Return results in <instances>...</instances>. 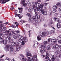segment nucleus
Returning a JSON list of instances; mask_svg holds the SVG:
<instances>
[{
  "instance_id": "58836bf2",
  "label": "nucleus",
  "mask_w": 61,
  "mask_h": 61,
  "mask_svg": "<svg viewBox=\"0 0 61 61\" xmlns=\"http://www.w3.org/2000/svg\"><path fill=\"white\" fill-rule=\"evenodd\" d=\"M34 59H37V55H35L34 56Z\"/></svg>"
},
{
  "instance_id": "473e14b6",
  "label": "nucleus",
  "mask_w": 61,
  "mask_h": 61,
  "mask_svg": "<svg viewBox=\"0 0 61 61\" xmlns=\"http://www.w3.org/2000/svg\"><path fill=\"white\" fill-rule=\"evenodd\" d=\"M50 48V47L49 46H48L47 47V50H49Z\"/></svg>"
},
{
  "instance_id": "338daca9",
  "label": "nucleus",
  "mask_w": 61,
  "mask_h": 61,
  "mask_svg": "<svg viewBox=\"0 0 61 61\" xmlns=\"http://www.w3.org/2000/svg\"><path fill=\"white\" fill-rule=\"evenodd\" d=\"M55 16H57V13H55Z\"/></svg>"
},
{
  "instance_id": "5701e85b",
  "label": "nucleus",
  "mask_w": 61,
  "mask_h": 61,
  "mask_svg": "<svg viewBox=\"0 0 61 61\" xmlns=\"http://www.w3.org/2000/svg\"><path fill=\"white\" fill-rule=\"evenodd\" d=\"M22 37L23 36L20 35H18L17 36V38H22Z\"/></svg>"
},
{
  "instance_id": "bf43d9fd",
  "label": "nucleus",
  "mask_w": 61,
  "mask_h": 61,
  "mask_svg": "<svg viewBox=\"0 0 61 61\" xmlns=\"http://www.w3.org/2000/svg\"><path fill=\"white\" fill-rule=\"evenodd\" d=\"M13 52H14V50H10V52L11 53H13Z\"/></svg>"
},
{
  "instance_id": "e2e57ef3",
  "label": "nucleus",
  "mask_w": 61,
  "mask_h": 61,
  "mask_svg": "<svg viewBox=\"0 0 61 61\" xmlns=\"http://www.w3.org/2000/svg\"><path fill=\"white\" fill-rule=\"evenodd\" d=\"M17 11L16 10H15V14H17Z\"/></svg>"
},
{
  "instance_id": "69168bd1",
  "label": "nucleus",
  "mask_w": 61,
  "mask_h": 61,
  "mask_svg": "<svg viewBox=\"0 0 61 61\" xmlns=\"http://www.w3.org/2000/svg\"><path fill=\"white\" fill-rule=\"evenodd\" d=\"M51 32L52 33H54L55 32V31L53 30H51Z\"/></svg>"
},
{
  "instance_id": "ea45409f",
  "label": "nucleus",
  "mask_w": 61,
  "mask_h": 61,
  "mask_svg": "<svg viewBox=\"0 0 61 61\" xmlns=\"http://www.w3.org/2000/svg\"><path fill=\"white\" fill-rule=\"evenodd\" d=\"M44 43L45 45H46L47 44V42L46 41H45L44 42Z\"/></svg>"
},
{
  "instance_id": "603ef678",
  "label": "nucleus",
  "mask_w": 61,
  "mask_h": 61,
  "mask_svg": "<svg viewBox=\"0 0 61 61\" xmlns=\"http://www.w3.org/2000/svg\"><path fill=\"white\" fill-rule=\"evenodd\" d=\"M30 26V25L29 24H26V27H29Z\"/></svg>"
},
{
  "instance_id": "c85d7f7f",
  "label": "nucleus",
  "mask_w": 61,
  "mask_h": 61,
  "mask_svg": "<svg viewBox=\"0 0 61 61\" xmlns=\"http://www.w3.org/2000/svg\"><path fill=\"white\" fill-rule=\"evenodd\" d=\"M3 39H2L1 37H0V42L2 43V42H3Z\"/></svg>"
},
{
  "instance_id": "052dcab7",
  "label": "nucleus",
  "mask_w": 61,
  "mask_h": 61,
  "mask_svg": "<svg viewBox=\"0 0 61 61\" xmlns=\"http://www.w3.org/2000/svg\"><path fill=\"white\" fill-rule=\"evenodd\" d=\"M49 4L48 3H44V5H47Z\"/></svg>"
},
{
  "instance_id": "7ed1b4c3",
  "label": "nucleus",
  "mask_w": 61,
  "mask_h": 61,
  "mask_svg": "<svg viewBox=\"0 0 61 61\" xmlns=\"http://www.w3.org/2000/svg\"><path fill=\"white\" fill-rule=\"evenodd\" d=\"M43 5L42 4H41V5L39 3H38V2H36L35 3V5H36V7H33V9H34V8L35 7V9H36V8H39V7H41L42 5Z\"/></svg>"
},
{
  "instance_id": "ddd939ff",
  "label": "nucleus",
  "mask_w": 61,
  "mask_h": 61,
  "mask_svg": "<svg viewBox=\"0 0 61 61\" xmlns=\"http://www.w3.org/2000/svg\"><path fill=\"white\" fill-rule=\"evenodd\" d=\"M5 36L6 37V39H5V40H6L7 38H8L9 40H10V37H8V35L7 34H6L5 35Z\"/></svg>"
},
{
  "instance_id": "bb28decb",
  "label": "nucleus",
  "mask_w": 61,
  "mask_h": 61,
  "mask_svg": "<svg viewBox=\"0 0 61 61\" xmlns=\"http://www.w3.org/2000/svg\"><path fill=\"white\" fill-rule=\"evenodd\" d=\"M56 21H57V22H58V23H60V20H59V19L58 18H56Z\"/></svg>"
},
{
  "instance_id": "5fc2aeb1",
  "label": "nucleus",
  "mask_w": 61,
  "mask_h": 61,
  "mask_svg": "<svg viewBox=\"0 0 61 61\" xmlns=\"http://www.w3.org/2000/svg\"><path fill=\"white\" fill-rule=\"evenodd\" d=\"M4 56H5V55H2V56H0V58H2L3 57H4Z\"/></svg>"
},
{
  "instance_id": "4d7b16f0",
  "label": "nucleus",
  "mask_w": 61,
  "mask_h": 61,
  "mask_svg": "<svg viewBox=\"0 0 61 61\" xmlns=\"http://www.w3.org/2000/svg\"><path fill=\"white\" fill-rule=\"evenodd\" d=\"M23 5L24 6H25L26 5V4L24 3L23 4Z\"/></svg>"
},
{
  "instance_id": "412c9836",
  "label": "nucleus",
  "mask_w": 61,
  "mask_h": 61,
  "mask_svg": "<svg viewBox=\"0 0 61 61\" xmlns=\"http://www.w3.org/2000/svg\"><path fill=\"white\" fill-rule=\"evenodd\" d=\"M37 39L38 41H40L41 39V37L39 36H38L37 37Z\"/></svg>"
},
{
  "instance_id": "f3484780",
  "label": "nucleus",
  "mask_w": 61,
  "mask_h": 61,
  "mask_svg": "<svg viewBox=\"0 0 61 61\" xmlns=\"http://www.w3.org/2000/svg\"><path fill=\"white\" fill-rule=\"evenodd\" d=\"M61 24L60 23H57V27H58V28H59L61 27Z\"/></svg>"
},
{
  "instance_id": "f257e3e1",
  "label": "nucleus",
  "mask_w": 61,
  "mask_h": 61,
  "mask_svg": "<svg viewBox=\"0 0 61 61\" xmlns=\"http://www.w3.org/2000/svg\"><path fill=\"white\" fill-rule=\"evenodd\" d=\"M41 49L40 52L41 54H43L44 53H46V54H48V51L46 52V46L45 45H41Z\"/></svg>"
},
{
  "instance_id": "9b49d317",
  "label": "nucleus",
  "mask_w": 61,
  "mask_h": 61,
  "mask_svg": "<svg viewBox=\"0 0 61 61\" xmlns=\"http://www.w3.org/2000/svg\"><path fill=\"white\" fill-rule=\"evenodd\" d=\"M32 18L33 20L32 21V23L33 24H36V19L37 18H36L35 16L33 17Z\"/></svg>"
},
{
  "instance_id": "9d476101",
  "label": "nucleus",
  "mask_w": 61,
  "mask_h": 61,
  "mask_svg": "<svg viewBox=\"0 0 61 61\" xmlns=\"http://www.w3.org/2000/svg\"><path fill=\"white\" fill-rule=\"evenodd\" d=\"M28 59L26 60V61H34L33 57L32 56L28 57Z\"/></svg>"
},
{
  "instance_id": "3c124183",
  "label": "nucleus",
  "mask_w": 61,
  "mask_h": 61,
  "mask_svg": "<svg viewBox=\"0 0 61 61\" xmlns=\"http://www.w3.org/2000/svg\"><path fill=\"white\" fill-rule=\"evenodd\" d=\"M19 42H21L22 41V39H21V38H19Z\"/></svg>"
},
{
  "instance_id": "13d9d810",
  "label": "nucleus",
  "mask_w": 61,
  "mask_h": 61,
  "mask_svg": "<svg viewBox=\"0 0 61 61\" xmlns=\"http://www.w3.org/2000/svg\"><path fill=\"white\" fill-rule=\"evenodd\" d=\"M59 53V51H56L55 52V54H58Z\"/></svg>"
},
{
  "instance_id": "e433bc0d",
  "label": "nucleus",
  "mask_w": 61,
  "mask_h": 61,
  "mask_svg": "<svg viewBox=\"0 0 61 61\" xmlns=\"http://www.w3.org/2000/svg\"><path fill=\"white\" fill-rule=\"evenodd\" d=\"M4 26V24H1L0 25V28H1V27H3Z\"/></svg>"
},
{
  "instance_id": "6ab92c4d",
  "label": "nucleus",
  "mask_w": 61,
  "mask_h": 61,
  "mask_svg": "<svg viewBox=\"0 0 61 61\" xmlns=\"http://www.w3.org/2000/svg\"><path fill=\"white\" fill-rule=\"evenodd\" d=\"M29 50L28 49H26L25 50V51L27 52L26 54H31L30 53V51H29L28 52Z\"/></svg>"
},
{
  "instance_id": "2f4dec72",
  "label": "nucleus",
  "mask_w": 61,
  "mask_h": 61,
  "mask_svg": "<svg viewBox=\"0 0 61 61\" xmlns=\"http://www.w3.org/2000/svg\"><path fill=\"white\" fill-rule=\"evenodd\" d=\"M20 22H21V23L22 24H23V23H25L24 20H20Z\"/></svg>"
},
{
  "instance_id": "09e8293b",
  "label": "nucleus",
  "mask_w": 61,
  "mask_h": 61,
  "mask_svg": "<svg viewBox=\"0 0 61 61\" xmlns=\"http://www.w3.org/2000/svg\"><path fill=\"white\" fill-rule=\"evenodd\" d=\"M45 58L46 59H49V58L48 57L46 56V57H45Z\"/></svg>"
},
{
  "instance_id": "4468645a",
  "label": "nucleus",
  "mask_w": 61,
  "mask_h": 61,
  "mask_svg": "<svg viewBox=\"0 0 61 61\" xmlns=\"http://www.w3.org/2000/svg\"><path fill=\"white\" fill-rule=\"evenodd\" d=\"M42 35H43L44 36H47L48 35L47 33L46 32H44L42 33Z\"/></svg>"
},
{
  "instance_id": "f8f14e48",
  "label": "nucleus",
  "mask_w": 61,
  "mask_h": 61,
  "mask_svg": "<svg viewBox=\"0 0 61 61\" xmlns=\"http://www.w3.org/2000/svg\"><path fill=\"white\" fill-rule=\"evenodd\" d=\"M7 1L6 0H0V3L2 4H5L6 2H7Z\"/></svg>"
},
{
  "instance_id": "7c9ffc66",
  "label": "nucleus",
  "mask_w": 61,
  "mask_h": 61,
  "mask_svg": "<svg viewBox=\"0 0 61 61\" xmlns=\"http://www.w3.org/2000/svg\"><path fill=\"white\" fill-rule=\"evenodd\" d=\"M18 9L19 10H21V11H23V8L21 7V8H18Z\"/></svg>"
},
{
  "instance_id": "423d86ee",
  "label": "nucleus",
  "mask_w": 61,
  "mask_h": 61,
  "mask_svg": "<svg viewBox=\"0 0 61 61\" xmlns=\"http://www.w3.org/2000/svg\"><path fill=\"white\" fill-rule=\"evenodd\" d=\"M24 46V45H23L22 43V44L21 45H20L19 46V47L18 46L16 48V51H18L20 50V48H22L23 47V46Z\"/></svg>"
},
{
  "instance_id": "8fccbe9b",
  "label": "nucleus",
  "mask_w": 61,
  "mask_h": 61,
  "mask_svg": "<svg viewBox=\"0 0 61 61\" xmlns=\"http://www.w3.org/2000/svg\"><path fill=\"white\" fill-rule=\"evenodd\" d=\"M1 32H2V30H1V29H0V36H2V35H1V34L0 33H1Z\"/></svg>"
},
{
  "instance_id": "4c0bfd02",
  "label": "nucleus",
  "mask_w": 61,
  "mask_h": 61,
  "mask_svg": "<svg viewBox=\"0 0 61 61\" xmlns=\"http://www.w3.org/2000/svg\"><path fill=\"white\" fill-rule=\"evenodd\" d=\"M32 20V19H31V18H29L28 19V21L29 22H31Z\"/></svg>"
},
{
  "instance_id": "6e6552de",
  "label": "nucleus",
  "mask_w": 61,
  "mask_h": 61,
  "mask_svg": "<svg viewBox=\"0 0 61 61\" xmlns=\"http://www.w3.org/2000/svg\"><path fill=\"white\" fill-rule=\"evenodd\" d=\"M20 59L21 60L23 61H26V59L25 58L24 56L23 55H21L20 56Z\"/></svg>"
},
{
  "instance_id": "a211bd4d",
  "label": "nucleus",
  "mask_w": 61,
  "mask_h": 61,
  "mask_svg": "<svg viewBox=\"0 0 61 61\" xmlns=\"http://www.w3.org/2000/svg\"><path fill=\"white\" fill-rule=\"evenodd\" d=\"M2 30H3V32L4 33H6V31H6V27H3V28Z\"/></svg>"
},
{
  "instance_id": "dca6fc26",
  "label": "nucleus",
  "mask_w": 61,
  "mask_h": 61,
  "mask_svg": "<svg viewBox=\"0 0 61 61\" xmlns=\"http://www.w3.org/2000/svg\"><path fill=\"white\" fill-rule=\"evenodd\" d=\"M59 47V45L57 44H56L55 46H53V48H57Z\"/></svg>"
},
{
  "instance_id": "680f3d73",
  "label": "nucleus",
  "mask_w": 61,
  "mask_h": 61,
  "mask_svg": "<svg viewBox=\"0 0 61 61\" xmlns=\"http://www.w3.org/2000/svg\"><path fill=\"white\" fill-rule=\"evenodd\" d=\"M19 25V24L17 23L16 25V26L17 27Z\"/></svg>"
},
{
  "instance_id": "1a4fd4ad",
  "label": "nucleus",
  "mask_w": 61,
  "mask_h": 61,
  "mask_svg": "<svg viewBox=\"0 0 61 61\" xmlns=\"http://www.w3.org/2000/svg\"><path fill=\"white\" fill-rule=\"evenodd\" d=\"M7 34H9L10 36H12L13 35V34H14V33L10 29L7 31Z\"/></svg>"
},
{
  "instance_id": "f704fd0d",
  "label": "nucleus",
  "mask_w": 61,
  "mask_h": 61,
  "mask_svg": "<svg viewBox=\"0 0 61 61\" xmlns=\"http://www.w3.org/2000/svg\"><path fill=\"white\" fill-rule=\"evenodd\" d=\"M10 50H14V47L13 46H12L10 47Z\"/></svg>"
},
{
  "instance_id": "c03bdc74",
  "label": "nucleus",
  "mask_w": 61,
  "mask_h": 61,
  "mask_svg": "<svg viewBox=\"0 0 61 61\" xmlns=\"http://www.w3.org/2000/svg\"><path fill=\"white\" fill-rule=\"evenodd\" d=\"M6 59H7V60H8V61H10V58L7 57H6Z\"/></svg>"
},
{
  "instance_id": "393cba45",
  "label": "nucleus",
  "mask_w": 61,
  "mask_h": 61,
  "mask_svg": "<svg viewBox=\"0 0 61 61\" xmlns=\"http://www.w3.org/2000/svg\"><path fill=\"white\" fill-rule=\"evenodd\" d=\"M50 11L51 12L50 13H49L48 15L50 16H51L52 15V11H51V10H50Z\"/></svg>"
},
{
  "instance_id": "cd10ccee",
  "label": "nucleus",
  "mask_w": 61,
  "mask_h": 61,
  "mask_svg": "<svg viewBox=\"0 0 61 61\" xmlns=\"http://www.w3.org/2000/svg\"><path fill=\"white\" fill-rule=\"evenodd\" d=\"M55 59H56V58H54V57L53 56H52V57L51 58V60L52 61H54V60H55Z\"/></svg>"
},
{
  "instance_id": "6e6d98bb",
  "label": "nucleus",
  "mask_w": 61,
  "mask_h": 61,
  "mask_svg": "<svg viewBox=\"0 0 61 61\" xmlns=\"http://www.w3.org/2000/svg\"><path fill=\"white\" fill-rule=\"evenodd\" d=\"M6 47L7 48H9V46H10L8 45H7L6 46Z\"/></svg>"
},
{
  "instance_id": "aec40b11",
  "label": "nucleus",
  "mask_w": 61,
  "mask_h": 61,
  "mask_svg": "<svg viewBox=\"0 0 61 61\" xmlns=\"http://www.w3.org/2000/svg\"><path fill=\"white\" fill-rule=\"evenodd\" d=\"M27 16H28L29 17H30L31 16V14L30 13H28L26 15Z\"/></svg>"
},
{
  "instance_id": "c9c22d12",
  "label": "nucleus",
  "mask_w": 61,
  "mask_h": 61,
  "mask_svg": "<svg viewBox=\"0 0 61 61\" xmlns=\"http://www.w3.org/2000/svg\"><path fill=\"white\" fill-rule=\"evenodd\" d=\"M30 31L31 30H29L28 31V32L29 33V37H30V36H31V33H30Z\"/></svg>"
},
{
  "instance_id": "864d4df0",
  "label": "nucleus",
  "mask_w": 61,
  "mask_h": 61,
  "mask_svg": "<svg viewBox=\"0 0 61 61\" xmlns=\"http://www.w3.org/2000/svg\"><path fill=\"white\" fill-rule=\"evenodd\" d=\"M22 10L20 11H19V13H20V14H21V15H23V14L22 13Z\"/></svg>"
},
{
  "instance_id": "39448f33",
  "label": "nucleus",
  "mask_w": 61,
  "mask_h": 61,
  "mask_svg": "<svg viewBox=\"0 0 61 61\" xmlns=\"http://www.w3.org/2000/svg\"><path fill=\"white\" fill-rule=\"evenodd\" d=\"M26 37H25L23 38L22 39V45H25V43L27 42V39H26Z\"/></svg>"
},
{
  "instance_id": "4be33fe9",
  "label": "nucleus",
  "mask_w": 61,
  "mask_h": 61,
  "mask_svg": "<svg viewBox=\"0 0 61 61\" xmlns=\"http://www.w3.org/2000/svg\"><path fill=\"white\" fill-rule=\"evenodd\" d=\"M33 10V8H30L28 9V12H31L32 11V10Z\"/></svg>"
},
{
  "instance_id": "de8ad7c7",
  "label": "nucleus",
  "mask_w": 61,
  "mask_h": 61,
  "mask_svg": "<svg viewBox=\"0 0 61 61\" xmlns=\"http://www.w3.org/2000/svg\"><path fill=\"white\" fill-rule=\"evenodd\" d=\"M13 38H14V39H16V38H17L16 36L15 35H14L13 36Z\"/></svg>"
},
{
  "instance_id": "a19ab883",
  "label": "nucleus",
  "mask_w": 61,
  "mask_h": 61,
  "mask_svg": "<svg viewBox=\"0 0 61 61\" xmlns=\"http://www.w3.org/2000/svg\"><path fill=\"white\" fill-rule=\"evenodd\" d=\"M21 3L22 4H25V0H23L22 1Z\"/></svg>"
},
{
  "instance_id": "37998d69",
  "label": "nucleus",
  "mask_w": 61,
  "mask_h": 61,
  "mask_svg": "<svg viewBox=\"0 0 61 61\" xmlns=\"http://www.w3.org/2000/svg\"><path fill=\"white\" fill-rule=\"evenodd\" d=\"M11 27L13 28H16V26L14 25H12L11 26Z\"/></svg>"
},
{
  "instance_id": "49530a36",
  "label": "nucleus",
  "mask_w": 61,
  "mask_h": 61,
  "mask_svg": "<svg viewBox=\"0 0 61 61\" xmlns=\"http://www.w3.org/2000/svg\"><path fill=\"white\" fill-rule=\"evenodd\" d=\"M56 12V10H54L52 11L53 13H55Z\"/></svg>"
},
{
  "instance_id": "774afa93",
  "label": "nucleus",
  "mask_w": 61,
  "mask_h": 61,
  "mask_svg": "<svg viewBox=\"0 0 61 61\" xmlns=\"http://www.w3.org/2000/svg\"><path fill=\"white\" fill-rule=\"evenodd\" d=\"M50 24H53V22L51 21L50 22Z\"/></svg>"
},
{
  "instance_id": "0eeeda50",
  "label": "nucleus",
  "mask_w": 61,
  "mask_h": 61,
  "mask_svg": "<svg viewBox=\"0 0 61 61\" xmlns=\"http://www.w3.org/2000/svg\"><path fill=\"white\" fill-rule=\"evenodd\" d=\"M35 13L36 15H35V17L36 18H37V19H40V15H38V12L35 11Z\"/></svg>"
},
{
  "instance_id": "2eb2a0df",
  "label": "nucleus",
  "mask_w": 61,
  "mask_h": 61,
  "mask_svg": "<svg viewBox=\"0 0 61 61\" xmlns=\"http://www.w3.org/2000/svg\"><path fill=\"white\" fill-rule=\"evenodd\" d=\"M16 15H17L18 16L20 19H21L23 16V15L21 16V14H17ZM19 15H20V16Z\"/></svg>"
},
{
  "instance_id": "20e7f679",
  "label": "nucleus",
  "mask_w": 61,
  "mask_h": 61,
  "mask_svg": "<svg viewBox=\"0 0 61 61\" xmlns=\"http://www.w3.org/2000/svg\"><path fill=\"white\" fill-rule=\"evenodd\" d=\"M48 40L49 42H50V41H51V42H52L54 44H57V41H56V40L55 39H53L52 40L51 39L49 38L48 39Z\"/></svg>"
},
{
  "instance_id": "f03ea898",
  "label": "nucleus",
  "mask_w": 61,
  "mask_h": 61,
  "mask_svg": "<svg viewBox=\"0 0 61 61\" xmlns=\"http://www.w3.org/2000/svg\"><path fill=\"white\" fill-rule=\"evenodd\" d=\"M41 7H40L39 8H36V7H34V10L35 11H41V13L42 14H43L44 13L45 11H44V10H43V6H44V5L41 4Z\"/></svg>"
},
{
  "instance_id": "72a5a7b5",
  "label": "nucleus",
  "mask_w": 61,
  "mask_h": 61,
  "mask_svg": "<svg viewBox=\"0 0 61 61\" xmlns=\"http://www.w3.org/2000/svg\"><path fill=\"white\" fill-rule=\"evenodd\" d=\"M20 32V31H17L15 32V34L16 35H18V33H19Z\"/></svg>"
},
{
  "instance_id": "b1692460",
  "label": "nucleus",
  "mask_w": 61,
  "mask_h": 61,
  "mask_svg": "<svg viewBox=\"0 0 61 61\" xmlns=\"http://www.w3.org/2000/svg\"><path fill=\"white\" fill-rule=\"evenodd\" d=\"M3 43L4 45H6L7 43V41H6L4 40L3 41Z\"/></svg>"
},
{
  "instance_id": "c756f323",
  "label": "nucleus",
  "mask_w": 61,
  "mask_h": 61,
  "mask_svg": "<svg viewBox=\"0 0 61 61\" xmlns=\"http://www.w3.org/2000/svg\"><path fill=\"white\" fill-rule=\"evenodd\" d=\"M47 12L46 11H44V12L43 14V15H47Z\"/></svg>"
},
{
  "instance_id": "a878e982",
  "label": "nucleus",
  "mask_w": 61,
  "mask_h": 61,
  "mask_svg": "<svg viewBox=\"0 0 61 61\" xmlns=\"http://www.w3.org/2000/svg\"><path fill=\"white\" fill-rule=\"evenodd\" d=\"M53 9L56 10L57 8V6L56 5H54L53 7Z\"/></svg>"
},
{
  "instance_id": "0e129e2a",
  "label": "nucleus",
  "mask_w": 61,
  "mask_h": 61,
  "mask_svg": "<svg viewBox=\"0 0 61 61\" xmlns=\"http://www.w3.org/2000/svg\"><path fill=\"white\" fill-rule=\"evenodd\" d=\"M48 56H49V54H46V56L48 57Z\"/></svg>"
},
{
  "instance_id": "79ce46f5",
  "label": "nucleus",
  "mask_w": 61,
  "mask_h": 61,
  "mask_svg": "<svg viewBox=\"0 0 61 61\" xmlns=\"http://www.w3.org/2000/svg\"><path fill=\"white\" fill-rule=\"evenodd\" d=\"M27 56H32V55H31V54H27Z\"/></svg>"
},
{
  "instance_id": "a18cd8bd",
  "label": "nucleus",
  "mask_w": 61,
  "mask_h": 61,
  "mask_svg": "<svg viewBox=\"0 0 61 61\" xmlns=\"http://www.w3.org/2000/svg\"><path fill=\"white\" fill-rule=\"evenodd\" d=\"M14 7H11V8H10V9L11 10H14Z\"/></svg>"
}]
</instances>
